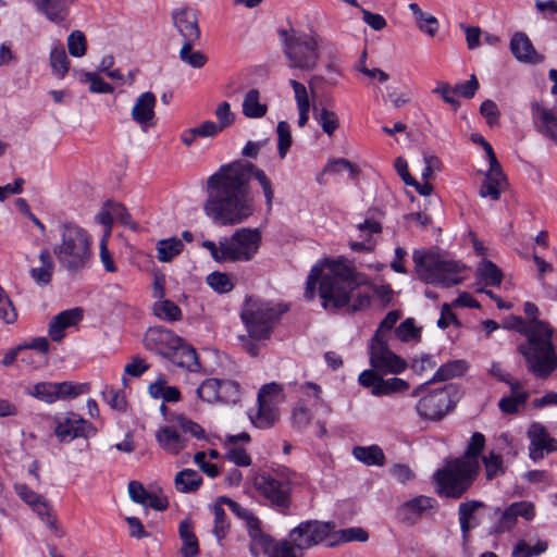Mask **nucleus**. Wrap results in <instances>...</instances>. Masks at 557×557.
<instances>
[{
	"mask_svg": "<svg viewBox=\"0 0 557 557\" xmlns=\"http://www.w3.org/2000/svg\"><path fill=\"white\" fill-rule=\"evenodd\" d=\"M216 125L223 131L232 126L235 122V114L231 111V106L227 101L221 102L215 109Z\"/></svg>",
	"mask_w": 557,
	"mask_h": 557,
	"instance_id": "774afa93",
	"label": "nucleus"
},
{
	"mask_svg": "<svg viewBox=\"0 0 557 557\" xmlns=\"http://www.w3.org/2000/svg\"><path fill=\"white\" fill-rule=\"evenodd\" d=\"M510 50L516 59L521 62L536 64L544 60V57L535 51L531 40L523 33H517L512 36Z\"/></svg>",
	"mask_w": 557,
	"mask_h": 557,
	"instance_id": "2f4dec72",
	"label": "nucleus"
},
{
	"mask_svg": "<svg viewBox=\"0 0 557 557\" xmlns=\"http://www.w3.org/2000/svg\"><path fill=\"white\" fill-rule=\"evenodd\" d=\"M261 233L258 228L242 227L231 236L222 237L220 245L224 248L226 261H250L259 250Z\"/></svg>",
	"mask_w": 557,
	"mask_h": 557,
	"instance_id": "9b49d317",
	"label": "nucleus"
},
{
	"mask_svg": "<svg viewBox=\"0 0 557 557\" xmlns=\"http://www.w3.org/2000/svg\"><path fill=\"white\" fill-rule=\"evenodd\" d=\"M83 318V310L74 308L58 313L49 323L48 334L53 342H60L64 337V331L76 325Z\"/></svg>",
	"mask_w": 557,
	"mask_h": 557,
	"instance_id": "393cba45",
	"label": "nucleus"
},
{
	"mask_svg": "<svg viewBox=\"0 0 557 557\" xmlns=\"http://www.w3.org/2000/svg\"><path fill=\"white\" fill-rule=\"evenodd\" d=\"M143 344L147 350L188 371H196L200 367L195 348L162 326L149 327L144 335Z\"/></svg>",
	"mask_w": 557,
	"mask_h": 557,
	"instance_id": "39448f33",
	"label": "nucleus"
},
{
	"mask_svg": "<svg viewBox=\"0 0 557 557\" xmlns=\"http://www.w3.org/2000/svg\"><path fill=\"white\" fill-rule=\"evenodd\" d=\"M421 394L416 410L423 420L438 421L453 409L450 386L426 392L425 385H420L412 392V396Z\"/></svg>",
	"mask_w": 557,
	"mask_h": 557,
	"instance_id": "f8f14e48",
	"label": "nucleus"
},
{
	"mask_svg": "<svg viewBox=\"0 0 557 557\" xmlns=\"http://www.w3.org/2000/svg\"><path fill=\"white\" fill-rule=\"evenodd\" d=\"M409 388L408 382L399 377L383 379L380 377L379 383L371 389L374 396H387L396 393L405 392Z\"/></svg>",
	"mask_w": 557,
	"mask_h": 557,
	"instance_id": "c03bdc74",
	"label": "nucleus"
},
{
	"mask_svg": "<svg viewBox=\"0 0 557 557\" xmlns=\"http://www.w3.org/2000/svg\"><path fill=\"white\" fill-rule=\"evenodd\" d=\"M318 121L323 132L330 137L333 136L335 131L339 127V120L337 114L326 108H322L320 110Z\"/></svg>",
	"mask_w": 557,
	"mask_h": 557,
	"instance_id": "680f3d73",
	"label": "nucleus"
},
{
	"mask_svg": "<svg viewBox=\"0 0 557 557\" xmlns=\"http://www.w3.org/2000/svg\"><path fill=\"white\" fill-rule=\"evenodd\" d=\"M242 112L248 119H261L265 116L268 104L261 101V95L258 89L252 88L245 94Z\"/></svg>",
	"mask_w": 557,
	"mask_h": 557,
	"instance_id": "f704fd0d",
	"label": "nucleus"
},
{
	"mask_svg": "<svg viewBox=\"0 0 557 557\" xmlns=\"http://www.w3.org/2000/svg\"><path fill=\"white\" fill-rule=\"evenodd\" d=\"M354 457L366 466L382 467L385 463V455L377 445L356 446L352 449Z\"/></svg>",
	"mask_w": 557,
	"mask_h": 557,
	"instance_id": "ea45409f",
	"label": "nucleus"
},
{
	"mask_svg": "<svg viewBox=\"0 0 557 557\" xmlns=\"http://www.w3.org/2000/svg\"><path fill=\"white\" fill-rule=\"evenodd\" d=\"M467 371V362L465 360H454L449 361L445 364H442L437 371L434 373L431 382H442L447 381L453 377L462 375Z\"/></svg>",
	"mask_w": 557,
	"mask_h": 557,
	"instance_id": "37998d69",
	"label": "nucleus"
},
{
	"mask_svg": "<svg viewBox=\"0 0 557 557\" xmlns=\"http://www.w3.org/2000/svg\"><path fill=\"white\" fill-rule=\"evenodd\" d=\"M197 396L208 404L235 405L240 401L242 387L228 379H206L196 389Z\"/></svg>",
	"mask_w": 557,
	"mask_h": 557,
	"instance_id": "ddd939ff",
	"label": "nucleus"
},
{
	"mask_svg": "<svg viewBox=\"0 0 557 557\" xmlns=\"http://www.w3.org/2000/svg\"><path fill=\"white\" fill-rule=\"evenodd\" d=\"M438 95L446 103L450 104L454 109L460 106V101L456 96L455 87H451L447 82H438L432 91Z\"/></svg>",
	"mask_w": 557,
	"mask_h": 557,
	"instance_id": "338daca9",
	"label": "nucleus"
},
{
	"mask_svg": "<svg viewBox=\"0 0 557 557\" xmlns=\"http://www.w3.org/2000/svg\"><path fill=\"white\" fill-rule=\"evenodd\" d=\"M67 48L72 57H84L87 49V42L84 33L81 30L72 32L67 37Z\"/></svg>",
	"mask_w": 557,
	"mask_h": 557,
	"instance_id": "bf43d9fd",
	"label": "nucleus"
},
{
	"mask_svg": "<svg viewBox=\"0 0 557 557\" xmlns=\"http://www.w3.org/2000/svg\"><path fill=\"white\" fill-rule=\"evenodd\" d=\"M207 284L220 294L228 293L234 288V284L226 273L212 272L206 278Z\"/></svg>",
	"mask_w": 557,
	"mask_h": 557,
	"instance_id": "13d9d810",
	"label": "nucleus"
},
{
	"mask_svg": "<svg viewBox=\"0 0 557 557\" xmlns=\"http://www.w3.org/2000/svg\"><path fill=\"white\" fill-rule=\"evenodd\" d=\"M507 185L506 176L499 168H490L485 174V178L480 187L479 195L482 198H490L497 201L500 198L502 191Z\"/></svg>",
	"mask_w": 557,
	"mask_h": 557,
	"instance_id": "c85d7f7f",
	"label": "nucleus"
},
{
	"mask_svg": "<svg viewBox=\"0 0 557 557\" xmlns=\"http://www.w3.org/2000/svg\"><path fill=\"white\" fill-rule=\"evenodd\" d=\"M417 276L426 284L450 287L460 284L465 267L454 260L443 259L437 253L414 250L412 255Z\"/></svg>",
	"mask_w": 557,
	"mask_h": 557,
	"instance_id": "423d86ee",
	"label": "nucleus"
},
{
	"mask_svg": "<svg viewBox=\"0 0 557 557\" xmlns=\"http://www.w3.org/2000/svg\"><path fill=\"white\" fill-rule=\"evenodd\" d=\"M258 409L255 414H250L252 424L258 429H270L280 419V412L276 406L264 403V400H257Z\"/></svg>",
	"mask_w": 557,
	"mask_h": 557,
	"instance_id": "72a5a7b5",
	"label": "nucleus"
},
{
	"mask_svg": "<svg viewBox=\"0 0 557 557\" xmlns=\"http://www.w3.org/2000/svg\"><path fill=\"white\" fill-rule=\"evenodd\" d=\"M476 272L485 285L498 286L502 283L503 273L491 260L483 259L478 264Z\"/></svg>",
	"mask_w": 557,
	"mask_h": 557,
	"instance_id": "49530a36",
	"label": "nucleus"
},
{
	"mask_svg": "<svg viewBox=\"0 0 557 557\" xmlns=\"http://www.w3.org/2000/svg\"><path fill=\"white\" fill-rule=\"evenodd\" d=\"M219 503H223L228 506L230 510L246 524L247 532L250 539L255 542L263 533L261 530L260 520L253 515L251 510L245 508L237 502L226 497H219Z\"/></svg>",
	"mask_w": 557,
	"mask_h": 557,
	"instance_id": "a878e982",
	"label": "nucleus"
},
{
	"mask_svg": "<svg viewBox=\"0 0 557 557\" xmlns=\"http://www.w3.org/2000/svg\"><path fill=\"white\" fill-rule=\"evenodd\" d=\"M408 8L414 17L417 28L421 33L430 37H434L440 28L437 18L432 14L423 12L419 4L416 2L409 3Z\"/></svg>",
	"mask_w": 557,
	"mask_h": 557,
	"instance_id": "e433bc0d",
	"label": "nucleus"
},
{
	"mask_svg": "<svg viewBox=\"0 0 557 557\" xmlns=\"http://www.w3.org/2000/svg\"><path fill=\"white\" fill-rule=\"evenodd\" d=\"M298 482L296 472L288 468L275 470L273 473H260L255 478V488L273 506L287 509L290 505L292 486Z\"/></svg>",
	"mask_w": 557,
	"mask_h": 557,
	"instance_id": "1a4fd4ad",
	"label": "nucleus"
},
{
	"mask_svg": "<svg viewBox=\"0 0 557 557\" xmlns=\"http://www.w3.org/2000/svg\"><path fill=\"white\" fill-rule=\"evenodd\" d=\"M50 65L52 73L59 78H63L69 72L70 62L61 44L52 48L50 52Z\"/></svg>",
	"mask_w": 557,
	"mask_h": 557,
	"instance_id": "09e8293b",
	"label": "nucleus"
},
{
	"mask_svg": "<svg viewBox=\"0 0 557 557\" xmlns=\"http://www.w3.org/2000/svg\"><path fill=\"white\" fill-rule=\"evenodd\" d=\"M484 446H485L484 435L480 432L473 433L468 445H467L465 455L462 457H460L459 459H463V460H468V461L469 460L479 461L478 457L481 454V451L483 450Z\"/></svg>",
	"mask_w": 557,
	"mask_h": 557,
	"instance_id": "052dcab7",
	"label": "nucleus"
},
{
	"mask_svg": "<svg viewBox=\"0 0 557 557\" xmlns=\"http://www.w3.org/2000/svg\"><path fill=\"white\" fill-rule=\"evenodd\" d=\"M396 337L401 342L419 341L421 330L414 325L413 319H406L395 329Z\"/></svg>",
	"mask_w": 557,
	"mask_h": 557,
	"instance_id": "4d7b16f0",
	"label": "nucleus"
},
{
	"mask_svg": "<svg viewBox=\"0 0 557 557\" xmlns=\"http://www.w3.org/2000/svg\"><path fill=\"white\" fill-rule=\"evenodd\" d=\"M255 542L261 545L267 557H300L292 540L275 541L262 533Z\"/></svg>",
	"mask_w": 557,
	"mask_h": 557,
	"instance_id": "7c9ffc66",
	"label": "nucleus"
},
{
	"mask_svg": "<svg viewBox=\"0 0 557 557\" xmlns=\"http://www.w3.org/2000/svg\"><path fill=\"white\" fill-rule=\"evenodd\" d=\"M159 446L171 455H178L187 445V438L182 434L177 423L161 426L156 433Z\"/></svg>",
	"mask_w": 557,
	"mask_h": 557,
	"instance_id": "4be33fe9",
	"label": "nucleus"
},
{
	"mask_svg": "<svg viewBox=\"0 0 557 557\" xmlns=\"http://www.w3.org/2000/svg\"><path fill=\"white\" fill-rule=\"evenodd\" d=\"M531 116L534 128L557 145V110L547 108L541 101H531Z\"/></svg>",
	"mask_w": 557,
	"mask_h": 557,
	"instance_id": "6ab92c4d",
	"label": "nucleus"
},
{
	"mask_svg": "<svg viewBox=\"0 0 557 557\" xmlns=\"http://www.w3.org/2000/svg\"><path fill=\"white\" fill-rule=\"evenodd\" d=\"M175 421L184 436L186 434H189L190 436L196 437L198 440L206 437V432L202 429V426L194 422L193 420H189L183 416H178L175 419Z\"/></svg>",
	"mask_w": 557,
	"mask_h": 557,
	"instance_id": "e2e57ef3",
	"label": "nucleus"
},
{
	"mask_svg": "<svg viewBox=\"0 0 557 557\" xmlns=\"http://www.w3.org/2000/svg\"><path fill=\"white\" fill-rule=\"evenodd\" d=\"M173 22L184 41L197 42L200 29L196 12L190 9H181L173 13Z\"/></svg>",
	"mask_w": 557,
	"mask_h": 557,
	"instance_id": "b1692460",
	"label": "nucleus"
},
{
	"mask_svg": "<svg viewBox=\"0 0 557 557\" xmlns=\"http://www.w3.org/2000/svg\"><path fill=\"white\" fill-rule=\"evenodd\" d=\"M17 319V312L11 301L5 295L4 290L0 288V320L7 324L14 323Z\"/></svg>",
	"mask_w": 557,
	"mask_h": 557,
	"instance_id": "69168bd1",
	"label": "nucleus"
},
{
	"mask_svg": "<svg viewBox=\"0 0 557 557\" xmlns=\"http://www.w3.org/2000/svg\"><path fill=\"white\" fill-rule=\"evenodd\" d=\"M14 491L17 496L37 513L39 519L54 536L62 537L64 535L63 530L58 525V520L53 513L52 507L44 496L22 483H16Z\"/></svg>",
	"mask_w": 557,
	"mask_h": 557,
	"instance_id": "dca6fc26",
	"label": "nucleus"
},
{
	"mask_svg": "<svg viewBox=\"0 0 557 557\" xmlns=\"http://www.w3.org/2000/svg\"><path fill=\"white\" fill-rule=\"evenodd\" d=\"M515 327L527 337V342L518 346L527 370L536 379H548L557 369V351L553 344L552 327L542 321L525 326L524 320L520 317L516 318Z\"/></svg>",
	"mask_w": 557,
	"mask_h": 557,
	"instance_id": "7ed1b4c3",
	"label": "nucleus"
},
{
	"mask_svg": "<svg viewBox=\"0 0 557 557\" xmlns=\"http://www.w3.org/2000/svg\"><path fill=\"white\" fill-rule=\"evenodd\" d=\"M196 42L184 41L180 50V59L195 69H200L207 63V57L199 50H193Z\"/></svg>",
	"mask_w": 557,
	"mask_h": 557,
	"instance_id": "603ef678",
	"label": "nucleus"
},
{
	"mask_svg": "<svg viewBox=\"0 0 557 557\" xmlns=\"http://www.w3.org/2000/svg\"><path fill=\"white\" fill-rule=\"evenodd\" d=\"M175 487L181 493H194L202 484L201 475L193 469H183L174 479Z\"/></svg>",
	"mask_w": 557,
	"mask_h": 557,
	"instance_id": "79ce46f5",
	"label": "nucleus"
},
{
	"mask_svg": "<svg viewBox=\"0 0 557 557\" xmlns=\"http://www.w3.org/2000/svg\"><path fill=\"white\" fill-rule=\"evenodd\" d=\"M156 104L157 98L151 91L143 92L135 100L131 116L135 123L140 125L141 129L146 131L153 125Z\"/></svg>",
	"mask_w": 557,
	"mask_h": 557,
	"instance_id": "412c9836",
	"label": "nucleus"
},
{
	"mask_svg": "<svg viewBox=\"0 0 557 557\" xmlns=\"http://www.w3.org/2000/svg\"><path fill=\"white\" fill-rule=\"evenodd\" d=\"M153 313L163 321H178L182 318L180 307L169 299H160L153 305Z\"/></svg>",
	"mask_w": 557,
	"mask_h": 557,
	"instance_id": "de8ad7c7",
	"label": "nucleus"
},
{
	"mask_svg": "<svg viewBox=\"0 0 557 557\" xmlns=\"http://www.w3.org/2000/svg\"><path fill=\"white\" fill-rule=\"evenodd\" d=\"M343 171H348L351 177H356L359 174L358 168L345 158L330 160L323 170L324 173H341Z\"/></svg>",
	"mask_w": 557,
	"mask_h": 557,
	"instance_id": "0e129e2a",
	"label": "nucleus"
},
{
	"mask_svg": "<svg viewBox=\"0 0 557 557\" xmlns=\"http://www.w3.org/2000/svg\"><path fill=\"white\" fill-rule=\"evenodd\" d=\"M283 387L275 382L263 385L257 396V400H264V403L273 406H276L278 403L283 401Z\"/></svg>",
	"mask_w": 557,
	"mask_h": 557,
	"instance_id": "6e6d98bb",
	"label": "nucleus"
},
{
	"mask_svg": "<svg viewBox=\"0 0 557 557\" xmlns=\"http://www.w3.org/2000/svg\"><path fill=\"white\" fill-rule=\"evenodd\" d=\"M251 177L258 182L267 210L271 211L274 187L270 177L250 162L236 161L221 165L207 178V198L202 206L205 214L222 226H233L248 220L255 212L249 186Z\"/></svg>",
	"mask_w": 557,
	"mask_h": 557,
	"instance_id": "f257e3e1",
	"label": "nucleus"
},
{
	"mask_svg": "<svg viewBox=\"0 0 557 557\" xmlns=\"http://www.w3.org/2000/svg\"><path fill=\"white\" fill-rule=\"evenodd\" d=\"M58 232L59 242L52 251L59 265L71 274L83 271L92 259L91 236L73 222L60 223Z\"/></svg>",
	"mask_w": 557,
	"mask_h": 557,
	"instance_id": "20e7f679",
	"label": "nucleus"
},
{
	"mask_svg": "<svg viewBox=\"0 0 557 557\" xmlns=\"http://www.w3.org/2000/svg\"><path fill=\"white\" fill-rule=\"evenodd\" d=\"M369 361L371 367L381 374H398L407 368L406 360L389 349L386 338L370 339Z\"/></svg>",
	"mask_w": 557,
	"mask_h": 557,
	"instance_id": "2eb2a0df",
	"label": "nucleus"
},
{
	"mask_svg": "<svg viewBox=\"0 0 557 557\" xmlns=\"http://www.w3.org/2000/svg\"><path fill=\"white\" fill-rule=\"evenodd\" d=\"M129 498L144 507H150L156 510H165L169 506L168 499L154 493H149L144 485L138 481H131L128 483Z\"/></svg>",
	"mask_w": 557,
	"mask_h": 557,
	"instance_id": "bb28decb",
	"label": "nucleus"
},
{
	"mask_svg": "<svg viewBox=\"0 0 557 557\" xmlns=\"http://www.w3.org/2000/svg\"><path fill=\"white\" fill-rule=\"evenodd\" d=\"M480 463L475 460L454 459L434 473L436 492L448 498H460L471 486L479 473Z\"/></svg>",
	"mask_w": 557,
	"mask_h": 557,
	"instance_id": "0eeeda50",
	"label": "nucleus"
},
{
	"mask_svg": "<svg viewBox=\"0 0 557 557\" xmlns=\"http://www.w3.org/2000/svg\"><path fill=\"white\" fill-rule=\"evenodd\" d=\"M95 433L91 424L74 412L55 417L54 434L60 442H71L77 437H88Z\"/></svg>",
	"mask_w": 557,
	"mask_h": 557,
	"instance_id": "a211bd4d",
	"label": "nucleus"
},
{
	"mask_svg": "<svg viewBox=\"0 0 557 557\" xmlns=\"http://www.w3.org/2000/svg\"><path fill=\"white\" fill-rule=\"evenodd\" d=\"M484 508L485 505L478 500L465 502L459 505V523L463 539L468 537L470 530L481 523V510Z\"/></svg>",
	"mask_w": 557,
	"mask_h": 557,
	"instance_id": "c756f323",
	"label": "nucleus"
},
{
	"mask_svg": "<svg viewBox=\"0 0 557 557\" xmlns=\"http://www.w3.org/2000/svg\"><path fill=\"white\" fill-rule=\"evenodd\" d=\"M382 227L374 220H364L357 225L358 238L351 239L349 246L355 251H371L374 247L372 236L381 233Z\"/></svg>",
	"mask_w": 557,
	"mask_h": 557,
	"instance_id": "473e14b6",
	"label": "nucleus"
},
{
	"mask_svg": "<svg viewBox=\"0 0 557 557\" xmlns=\"http://www.w3.org/2000/svg\"><path fill=\"white\" fill-rule=\"evenodd\" d=\"M286 311L281 305L258 298H248L242 309L240 319L253 339H268L274 325Z\"/></svg>",
	"mask_w": 557,
	"mask_h": 557,
	"instance_id": "6e6552de",
	"label": "nucleus"
},
{
	"mask_svg": "<svg viewBox=\"0 0 557 557\" xmlns=\"http://www.w3.org/2000/svg\"><path fill=\"white\" fill-rule=\"evenodd\" d=\"M528 437L530 440L529 456L534 461L543 459L545 454L557 450V440L552 437L546 428L539 422L530 425Z\"/></svg>",
	"mask_w": 557,
	"mask_h": 557,
	"instance_id": "aec40b11",
	"label": "nucleus"
},
{
	"mask_svg": "<svg viewBox=\"0 0 557 557\" xmlns=\"http://www.w3.org/2000/svg\"><path fill=\"white\" fill-rule=\"evenodd\" d=\"M250 435L246 432L237 435H227L224 440V446L226 448L225 458L236 466L248 467L251 463V458L245 448L238 445L239 442L248 443Z\"/></svg>",
	"mask_w": 557,
	"mask_h": 557,
	"instance_id": "cd10ccee",
	"label": "nucleus"
},
{
	"mask_svg": "<svg viewBox=\"0 0 557 557\" xmlns=\"http://www.w3.org/2000/svg\"><path fill=\"white\" fill-rule=\"evenodd\" d=\"M219 503V499L212 507V513L214 517L212 533L215 539L221 542L230 531V522L227 521L226 513Z\"/></svg>",
	"mask_w": 557,
	"mask_h": 557,
	"instance_id": "8fccbe9b",
	"label": "nucleus"
},
{
	"mask_svg": "<svg viewBox=\"0 0 557 557\" xmlns=\"http://www.w3.org/2000/svg\"><path fill=\"white\" fill-rule=\"evenodd\" d=\"M277 151L281 159H284L293 144L290 125L286 121H280L276 125Z\"/></svg>",
	"mask_w": 557,
	"mask_h": 557,
	"instance_id": "864d4df0",
	"label": "nucleus"
},
{
	"mask_svg": "<svg viewBox=\"0 0 557 557\" xmlns=\"http://www.w3.org/2000/svg\"><path fill=\"white\" fill-rule=\"evenodd\" d=\"M72 0H36L38 9L51 22L59 23L65 20L67 5Z\"/></svg>",
	"mask_w": 557,
	"mask_h": 557,
	"instance_id": "4c0bfd02",
	"label": "nucleus"
},
{
	"mask_svg": "<svg viewBox=\"0 0 557 557\" xmlns=\"http://www.w3.org/2000/svg\"><path fill=\"white\" fill-rule=\"evenodd\" d=\"M369 539L368 532L362 528L354 527L342 530H335L332 528L331 540L327 543V547H334L336 545L349 542H367Z\"/></svg>",
	"mask_w": 557,
	"mask_h": 557,
	"instance_id": "58836bf2",
	"label": "nucleus"
},
{
	"mask_svg": "<svg viewBox=\"0 0 557 557\" xmlns=\"http://www.w3.org/2000/svg\"><path fill=\"white\" fill-rule=\"evenodd\" d=\"M27 394L34 398L52 404L59 399L74 398L81 394L79 386L72 382H39L27 387Z\"/></svg>",
	"mask_w": 557,
	"mask_h": 557,
	"instance_id": "f3484780",
	"label": "nucleus"
},
{
	"mask_svg": "<svg viewBox=\"0 0 557 557\" xmlns=\"http://www.w3.org/2000/svg\"><path fill=\"white\" fill-rule=\"evenodd\" d=\"M184 245L176 237L161 239L157 243V257L161 262H170L175 256L181 253Z\"/></svg>",
	"mask_w": 557,
	"mask_h": 557,
	"instance_id": "a18cd8bd",
	"label": "nucleus"
},
{
	"mask_svg": "<svg viewBox=\"0 0 557 557\" xmlns=\"http://www.w3.org/2000/svg\"><path fill=\"white\" fill-rule=\"evenodd\" d=\"M314 265L307 278L305 296L312 300L319 282V294L325 309L347 307L348 311L361 310L370 304V295L361 289L364 277L344 258L325 260Z\"/></svg>",
	"mask_w": 557,
	"mask_h": 557,
	"instance_id": "f03ea898",
	"label": "nucleus"
},
{
	"mask_svg": "<svg viewBox=\"0 0 557 557\" xmlns=\"http://www.w3.org/2000/svg\"><path fill=\"white\" fill-rule=\"evenodd\" d=\"M512 395L509 397L502 398L499 400V409L504 413H516L519 410V407L524 405L529 395L524 391H521V385L519 387H515L511 389Z\"/></svg>",
	"mask_w": 557,
	"mask_h": 557,
	"instance_id": "3c124183",
	"label": "nucleus"
},
{
	"mask_svg": "<svg viewBox=\"0 0 557 557\" xmlns=\"http://www.w3.org/2000/svg\"><path fill=\"white\" fill-rule=\"evenodd\" d=\"M332 528H335V523L332 521H304L289 532V539L299 550L310 548L323 542L327 546L331 540Z\"/></svg>",
	"mask_w": 557,
	"mask_h": 557,
	"instance_id": "4468645a",
	"label": "nucleus"
},
{
	"mask_svg": "<svg viewBox=\"0 0 557 557\" xmlns=\"http://www.w3.org/2000/svg\"><path fill=\"white\" fill-rule=\"evenodd\" d=\"M284 53L289 62L288 66L305 72L313 71L320 59L322 39L310 34L287 36L284 32Z\"/></svg>",
	"mask_w": 557,
	"mask_h": 557,
	"instance_id": "9d476101",
	"label": "nucleus"
},
{
	"mask_svg": "<svg viewBox=\"0 0 557 557\" xmlns=\"http://www.w3.org/2000/svg\"><path fill=\"white\" fill-rule=\"evenodd\" d=\"M435 499L428 496H417L398 508V517L409 524H414L422 516L434 508Z\"/></svg>",
	"mask_w": 557,
	"mask_h": 557,
	"instance_id": "5701e85b",
	"label": "nucleus"
},
{
	"mask_svg": "<svg viewBox=\"0 0 557 557\" xmlns=\"http://www.w3.org/2000/svg\"><path fill=\"white\" fill-rule=\"evenodd\" d=\"M180 536L183 542L181 553L184 557H194L199 553L198 541L193 531V523L189 519L181 521L178 528Z\"/></svg>",
	"mask_w": 557,
	"mask_h": 557,
	"instance_id": "a19ab883",
	"label": "nucleus"
},
{
	"mask_svg": "<svg viewBox=\"0 0 557 557\" xmlns=\"http://www.w3.org/2000/svg\"><path fill=\"white\" fill-rule=\"evenodd\" d=\"M40 267L32 268L29 270L30 277L36 284L45 286L50 284L54 271V262L50 251L45 248L39 253Z\"/></svg>",
	"mask_w": 557,
	"mask_h": 557,
	"instance_id": "c9c22d12",
	"label": "nucleus"
},
{
	"mask_svg": "<svg viewBox=\"0 0 557 557\" xmlns=\"http://www.w3.org/2000/svg\"><path fill=\"white\" fill-rule=\"evenodd\" d=\"M482 460L487 480H493L494 478L505 473L503 457L494 450L484 456Z\"/></svg>",
	"mask_w": 557,
	"mask_h": 557,
	"instance_id": "5fc2aeb1",
	"label": "nucleus"
}]
</instances>
